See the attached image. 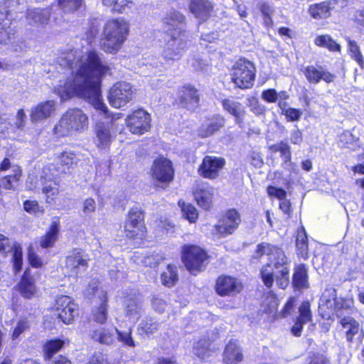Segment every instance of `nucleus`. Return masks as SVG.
I'll return each mask as SVG.
<instances>
[{
  "instance_id": "obj_1",
  "label": "nucleus",
  "mask_w": 364,
  "mask_h": 364,
  "mask_svg": "<svg viewBox=\"0 0 364 364\" xmlns=\"http://www.w3.org/2000/svg\"><path fill=\"white\" fill-rule=\"evenodd\" d=\"M107 75H111L110 67L103 63L97 50H89L72 77L64 82L65 92L89 101L95 109L109 117V110L101 93V82Z\"/></svg>"
},
{
  "instance_id": "obj_2",
  "label": "nucleus",
  "mask_w": 364,
  "mask_h": 364,
  "mask_svg": "<svg viewBox=\"0 0 364 364\" xmlns=\"http://www.w3.org/2000/svg\"><path fill=\"white\" fill-rule=\"evenodd\" d=\"M267 257L268 262L262 265L259 278L264 285L271 289L274 281L279 289H286L289 284V260L284 249L269 242H260L257 245L252 259L259 261Z\"/></svg>"
},
{
  "instance_id": "obj_3",
  "label": "nucleus",
  "mask_w": 364,
  "mask_h": 364,
  "mask_svg": "<svg viewBox=\"0 0 364 364\" xmlns=\"http://www.w3.org/2000/svg\"><path fill=\"white\" fill-rule=\"evenodd\" d=\"M129 33V24L122 17L108 19L100 38V48L106 53L115 54L123 46Z\"/></svg>"
},
{
  "instance_id": "obj_4",
  "label": "nucleus",
  "mask_w": 364,
  "mask_h": 364,
  "mask_svg": "<svg viewBox=\"0 0 364 364\" xmlns=\"http://www.w3.org/2000/svg\"><path fill=\"white\" fill-rule=\"evenodd\" d=\"M88 117L80 108L68 109L53 129L57 138L69 136L73 132H81L88 127Z\"/></svg>"
},
{
  "instance_id": "obj_5",
  "label": "nucleus",
  "mask_w": 364,
  "mask_h": 364,
  "mask_svg": "<svg viewBox=\"0 0 364 364\" xmlns=\"http://www.w3.org/2000/svg\"><path fill=\"white\" fill-rule=\"evenodd\" d=\"M125 239L142 244L147 240L148 229L145 223V212L139 206L131 207L126 215L123 225Z\"/></svg>"
},
{
  "instance_id": "obj_6",
  "label": "nucleus",
  "mask_w": 364,
  "mask_h": 364,
  "mask_svg": "<svg viewBox=\"0 0 364 364\" xmlns=\"http://www.w3.org/2000/svg\"><path fill=\"white\" fill-rule=\"evenodd\" d=\"M211 256L203 246L186 243L181 249V259L186 270L196 276L203 272L210 261Z\"/></svg>"
},
{
  "instance_id": "obj_7",
  "label": "nucleus",
  "mask_w": 364,
  "mask_h": 364,
  "mask_svg": "<svg viewBox=\"0 0 364 364\" xmlns=\"http://www.w3.org/2000/svg\"><path fill=\"white\" fill-rule=\"evenodd\" d=\"M150 176L155 187L166 189L175 178L172 161L162 155L157 156L152 162Z\"/></svg>"
},
{
  "instance_id": "obj_8",
  "label": "nucleus",
  "mask_w": 364,
  "mask_h": 364,
  "mask_svg": "<svg viewBox=\"0 0 364 364\" xmlns=\"http://www.w3.org/2000/svg\"><path fill=\"white\" fill-rule=\"evenodd\" d=\"M256 77V68L249 60L241 58L232 65L231 81L240 89L252 87Z\"/></svg>"
},
{
  "instance_id": "obj_9",
  "label": "nucleus",
  "mask_w": 364,
  "mask_h": 364,
  "mask_svg": "<svg viewBox=\"0 0 364 364\" xmlns=\"http://www.w3.org/2000/svg\"><path fill=\"white\" fill-rule=\"evenodd\" d=\"M242 217L239 210L230 208L222 213L213 226V235L218 238H225L232 235L240 227Z\"/></svg>"
},
{
  "instance_id": "obj_10",
  "label": "nucleus",
  "mask_w": 364,
  "mask_h": 364,
  "mask_svg": "<svg viewBox=\"0 0 364 364\" xmlns=\"http://www.w3.org/2000/svg\"><path fill=\"white\" fill-rule=\"evenodd\" d=\"M161 22L165 28V33L170 37L171 41L184 36L187 31L186 17L178 10L173 9L166 13L161 18Z\"/></svg>"
},
{
  "instance_id": "obj_11",
  "label": "nucleus",
  "mask_w": 364,
  "mask_h": 364,
  "mask_svg": "<svg viewBox=\"0 0 364 364\" xmlns=\"http://www.w3.org/2000/svg\"><path fill=\"white\" fill-rule=\"evenodd\" d=\"M135 95V90L130 83L117 81L109 88L107 100L112 107L120 108L132 101Z\"/></svg>"
},
{
  "instance_id": "obj_12",
  "label": "nucleus",
  "mask_w": 364,
  "mask_h": 364,
  "mask_svg": "<svg viewBox=\"0 0 364 364\" xmlns=\"http://www.w3.org/2000/svg\"><path fill=\"white\" fill-rule=\"evenodd\" d=\"M200 90L191 83H184L177 89L173 104L178 108L195 111L200 106Z\"/></svg>"
},
{
  "instance_id": "obj_13",
  "label": "nucleus",
  "mask_w": 364,
  "mask_h": 364,
  "mask_svg": "<svg viewBox=\"0 0 364 364\" xmlns=\"http://www.w3.org/2000/svg\"><path fill=\"white\" fill-rule=\"evenodd\" d=\"M151 122V114L142 108L132 111L125 118V125L128 130L132 134L139 136L150 130Z\"/></svg>"
},
{
  "instance_id": "obj_14",
  "label": "nucleus",
  "mask_w": 364,
  "mask_h": 364,
  "mask_svg": "<svg viewBox=\"0 0 364 364\" xmlns=\"http://www.w3.org/2000/svg\"><path fill=\"white\" fill-rule=\"evenodd\" d=\"M244 289L242 282L235 277L221 274L215 281L214 291L220 297H235Z\"/></svg>"
},
{
  "instance_id": "obj_15",
  "label": "nucleus",
  "mask_w": 364,
  "mask_h": 364,
  "mask_svg": "<svg viewBox=\"0 0 364 364\" xmlns=\"http://www.w3.org/2000/svg\"><path fill=\"white\" fill-rule=\"evenodd\" d=\"M53 309L57 318L65 325L73 323L75 318L78 316V305L68 296H58L55 301Z\"/></svg>"
},
{
  "instance_id": "obj_16",
  "label": "nucleus",
  "mask_w": 364,
  "mask_h": 364,
  "mask_svg": "<svg viewBox=\"0 0 364 364\" xmlns=\"http://www.w3.org/2000/svg\"><path fill=\"white\" fill-rule=\"evenodd\" d=\"M225 164V159L222 156L205 155L198 165L197 172L203 178L215 180L220 176Z\"/></svg>"
},
{
  "instance_id": "obj_17",
  "label": "nucleus",
  "mask_w": 364,
  "mask_h": 364,
  "mask_svg": "<svg viewBox=\"0 0 364 364\" xmlns=\"http://www.w3.org/2000/svg\"><path fill=\"white\" fill-rule=\"evenodd\" d=\"M90 261L88 255H84L82 249L73 247L65 257V269L77 277L87 271Z\"/></svg>"
},
{
  "instance_id": "obj_18",
  "label": "nucleus",
  "mask_w": 364,
  "mask_h": 364,
  "mask_svg": "<svg viewBox=\"0 0 364 364\" xmlns=\"http://www.w3.org/2000/svg\"><path fill=\"white\" fill-rule=\"evenodd\" d=\"M18 294L26 300H31L38 296V287L34 277L26 269L16 284Z\"/></svg>"
},
{
  "instance_id": "obj_19",
  "label": "nucleus",
  "mask_w": 364,
  "mask_h": 364,
  "mask_svg": "<svg viewBox=\"0 0 364 364\" xmlns=\"http://www.w3.org/2000/svg\"><path fill=\"white\" fill-rule=\"evenodd\" d=\"M338 4V0H323L311 4L308 7V14L313 19L326 20L333 16Z\"/></svg>"
},
{
  "instance_id": "obj_20",
  "label": "nucleus",
  "mask_w": 364,
  "mask_h": 364,
  "mask_svg": "<svg viewBox=\"0 0 364 364\" xmlns=\"http://www.w3.org/2000/svg\"><path fill=\"white\" fill-rule=\"evenodd\" d=\"M41 191L45 195L46 203L53 204L59 194L60 180L53 175H50L46 171V168L43 169L41 176Z\"/></svg>"
},
{
  "instance_id": "obj_21",
  "label": "nucleus",
  "mask_w": 364,
  "mask_h": 364,
  "mask_svg": "<svg viewBox=\"0 0 364 364\" xmlns=\"http://www.w3.org/2000/svg\"><path fill=\"white\" fill-rule=\"evenodd\" d=\"M188 8L198 22L203 23L212 16L214 5L210 0H189Z\"/></svg>"
},
{
  "instance_id": "obj_22",
  "label": "nucleus",
  "mask_w": 364,
  "mask_h": 364,
  "mask_svg": "<svg viewBox=\"0 0 364 364\" xmlns=\"http://www.w3.org/2000/svg\"><path fill=\"white\" fill-rule=\"evenodd\" d=\"M313 320L311 304L309 301H304L299 307V315L294 319V323L291 327V333L295 337H300L302 334L304 326Z\"/></svg>"
},
{
  "instance_id": "obj_23",
  "label": "nucleus",
  "mask_w": 364,
  "mask_h": 364,
  "mask_svg": "<svg viewBox=\"0 0 364 364\" xmlns=\"http://www.w3.org/2000/svg\"><path fill=\"white\" fill-rule=\"evenodd\" d=\"M225 123V118L220 114L206 117L205 122L197 130L198 137L203 139L213 136L224 127Z\"/></svg>"
},
{
  "instance_id": "obj_24",
  "label": "nucleus",
  "mask_w": 364,
  "mask_h": 364,
  "mask_svg": "<svg viewBox=\"0 0 364 364\" xmlns=\"http://www.w3.org/2000/svg\"><path fill=\"white\" fill-rule=\"evenodd\" d=\"M60 231V223L58 217L52 220L50 224L45 230V232L39 237L38 246L43 250H50L54 248L58 241Z\"/></svg>"
},
{
  "instance_id": "obj_25",
  "label": "nucleus",
  "mask_w": 364,
  "mask_h": 364,
  "mask_svg": "<svg viewBox=\"0 0 364 364\" xmlns=\"http://www.w3.org/2000/svg\"><path fill=\"white\" fill-rule=\"evenodd\" d=\"M55 109V102L53 100L40 102L31 109L30 120L36 124L46 119L51 116Z\"/></svg>"
},
{
  "instance_id": "obj_26",
  "label": "nucleus",
  "mask_w": 364,
  "mask_h": 364,
  "mask_svg": "<svg viewBox=\"0 0 364 364\" xmlns=\"http://www.w3.org/2000/svg\"><path fill=\"white\" fill-rule=\"evenodd\" d=\"M94 133L96 146L100 149H108L115 137L114 133L111 130V126L104 122L95 124Z\"/></svg>"
},
{
  "instance_id": "obj_27",
  "label": "nucleus",
  "mask_w": 364,
  "mask_h": 364,
  "mask_svg": "<svg viewBox=\"0 0 364 364\" xmlns=\"http://www.w3.org/2000/svg\"><path fill=\"white\" fill-rule=\"evenodd\" d=\"M197 204L204 210H210L213 204V188L203 183L196 184L192 191Z\"/></svg>"
},
{
  "instance_id": "obj_28",
  "label": "nucleus",
  "mask_w": 364,
  "mask_h": 364,
  "mask_svg": "<svg viewBox=\"0 0 364 364\" xmlns=\"http://www.w3.org/2000/svg\"><path fill=\"white\" fill-rule=\"evenodd\" d=\"M319 68L313 65H309L304 68L303 73L309 82L311 84H318L321 80H323L328 84L334 81L336 78L335 74L328 70H323L321 66Z\"/></svg>"
},
{
  "instance_id": "obj_29",
  "label": "nucleus",
  "mask_w": 364,
  "mask_h": 364,
  "mask_svg": "<svg viewBox=\"0 0 364 364\" xmlns=\"http://www.w3.org/2000/svg\"><path fill=\"white\" fill-rule=\"evenodd\" d=\"M89 319L97 325L102 326L107 323L108 320V298L106 292L102 295L100 305L91 310Z\"/></svg>"
},
{
  "instance_id": "obj_30",
  "label": "nucleus",
  "mask_w": 364,
  "mask_h": 364,
  "mask_svg": "<svg viewBox=\"0 0 364 364\" xmlns=\"http://www.w3.org/2000/svg\"><path fill=\"white\" fill-rule=\"evenodd\" d=\"M176 41H172V43H166V47L164 48L162 55L166 60H179L184 51L187 49V41L181 39L176 43Z\"/></svg>"
},
{
  "instance_id": "obj_31",
  "label": "nucleus",
  "mask_w": 364,
  "mask_h": 364,
  "mask_svg": "<svg viewBox=\"0 0 364 364\" xmlns=\"http://www.w3.org/2000/svg\"><path fill=\"white\" fill-rule=\"evenodd\" d=\"M223 109L235 117V122L239 125L242 124L246 111L242 103L224 98L221 100Z\"/></svg>"
},
{
  "instance_id": "obj_32",
  "label": "nucleus",
  "mask_w": 364,
  "mask_h": 364,
  "mask_svg": "<svg viewBox=\"0 0 364 364\" xmlns=\"http://www.w3.org/2000/svg\"><path fill=\"white\" fill-rule=\"evenodd\" d=\"M293 287L299 291L307 289L309 288L308 270L306 264L301 263L294 269L292 276Z\"/></svg>"
},
{
  "instance_id": "obj_33",
  "label": "nucleus",
  "mask_w": 364,
  "mask_h": 364,
  "mask_svg": "<svg viewBox=\"0 0 364 364\" xmlns=\"http://www.w3.org/2000/svg\"><path fill=\"white\" fill-rule=\"evenodd\" d=\"M339 323L343 328L346 329L345 335L349 343H353L355 337L362 331L360 323L353 317H343L340 320Z\"/></svg>"
},
{
  "instance_id": "obj_34",
  "label": "nucleus",
  "mask_w": 364,
  "mask_h": 364,
  "mask_svg": "<svg viewBox=\"0 0 364 364\" xmlns=\"http://www.w3.org/2000/svg\"><path fill=\"white\" fill-rule=\"evenodd\" d=\"M90 338L92 341L104 346L112 345L115 341L113 331L109 328L104 327L92 331Z\"/></svg>"
},
{
  "instance_id": "obj_35",
  "label": "nucleus",
  "mask_w": 364,
  "mask_h": 364,
  "mask_svg": "<svg viewBox=\"0 0 364 364\" xmlns=\"http://www.w3.org/2000/svg\"><path fill=\"white\" fill-rule=\"evenodd\" d=\"M65 345V341L59 338L47 340L42 346L43 358L49 360Z\"/></svg>"
},
{
  "instance_id": "obj_36",
  "label": "nucleus",
  "mask_w": 364,
  "mask_h": 364,
  "mask_svg": "<svg viewBox=\"0 0 364 364\" xmlns=\"http://www.w3.org/2000/svg\"><path fill=\"white\" fill-rule=\"evenodd\" d=\"M314 42L316 46L326 48L330 52H341V46L329 34L318 35Z\"/></svg>"
},
{
  "instance_id": "obj_37",
  "label": "nucleus",
  "mask_w": 364,
  "mask_h": 364,
  "mask_svg": "<svg viewBox=\"0 0 364 364\" xmlns=\"http://www.w3.org/2000/svg\"><path fill=\"white\" fill-rule=\"evenodd\" d=\"M296 247L297 255L301 258L307 259L309 257V240L304 228L297 230Z\"/></svg>"
},
{
  "instance_id": "obj_38",
  "label": "nucleus",
  "mask_w": 364,
  "mask_h": 364,
  "mask_svg": "<svg viewBox=\"0 0 364 364\" xmlns=\"http://www.w3.org/2000/svg\"><path fill=\"white\" fill-rule=\"evenodd\" d=\"M178 281L177 268L170 263L161 274V284L167 288L174 287Z\"/></svg>"
},
{
  "instance_id": "obj_39",
  "label": "nucleus",
  "mask_w": 364,
  "mask_h": 364,
  "mask_svg": "<svg viewBox=\"0 0 364 364\" xmlns=\"http://www.w3.org/2000/svg\"><path fill=\"white\" fill-rule=\"evenodd\" d=\"M261 306L265 314H274L276 313L278 309L279 300L274 291H269L263 295V300Z\"/></svg>"
},
{
  "instance_id": "obj_40",
  "label": "nucleus",
  "mask_w": 364,
  "mask_h": 364,
  "mask_svg": "<svg viewBox=\"0 0 364 364\" xmlns=\"http://www.w3.org/2000/svg\"><path fill=\"white\" fill-rule=\"evenodd\" d=\"M258 9L262 17V24L267 29L272 28L274 26L273 14L274 9L268 2L263 1L259 4Z\"/></svg>"
},
{
  "instance_id": "obj_41",
  "label": "nucleus",
  "mask_w": 364,
  "mask_h": 364,
  "mask_svg": "<svg viewBox=\"0 0 364 364\" xmlns=\"http://www.w3.org/2000/svg\"><path fill=\"white\" fill-rule=\"evenodd\" d=\"M21 176V168L19 166H16L13 169L11 174H8L2 177L1 184L3 188L6 190H15L18 185Z\"/></svg>"
},
{
  "instance_id": "obj_42",
  "label": "nucleus",
  "mask_w": 364,
  "mask_h": 364,
  "mask_svg": "<svg viewBox=\"0 0 364 364\" xmlns=\"http://www.w3.org/2000/svg\"><path fill=\"white\" fill-rule=\"evenodd\" d=\"M178 205L181 208L183 216L191 224L198 221L199 213L194 205L186 203L183 199L178 201Z\"/></svg>"
},
{
  "instance_id": "obj_43",
  "label": "nucleus",
  "mask_w": 364,
  "mask_h": 364,
  "mask_svg": "<svg viewBox=\"0 0 364 364\" xmlns=\"http://www.w3.org/2000/svg\"><path fill=\"white\" fill-rule=\"evenodd\" d=\"M159 326V323L155 318L145 317L139 323L138 331L141 335L150 336L157 332Z\"/></svg>"
},
{
  "instance_id": "obj_44",
  "label": "nucleus",
  "mask_w": 364,
  "mask_h": 364,
  "mask_svg": "<svg viewBox=\"0 0 364 364\" xmlns=\"http://www.w3.org/2000/svg\"><path fill=\"white\" fill-rule=\"evenodd\" d=\"M210 346L208 340H199L193 347L194 354L200 360H205L211 356L213 353Z\"/></svg>"
},
{
  "instance_id": "obj_45",
  "label": "nucleus",
  "mask_w": 364,
  "mask_h": 364,
  "mask_svg": "<svg viewBox=\"0 0 364 364\" xmlns=\"http://www.w3.org/2000/svg\"><path fill=\"white\" fill-rule=\"evenodd\" d=\"M58 6L65 12L74 13L80 9L85 10V0H58Z\"/></svg>"
},
{
  "instance_id": "obj_46",
  "label": "nucleus",
  "mask_w": 364,
  "mask_h": 364,
  "mask_svg": "<svg viewBox=\"0 0 364 364\" xmlns=\"http://www.w3.org/2000/svg\"><path fill=\"white\" fill-rule=\"evenodd\" d=\"M269 149L273 152H280V156L284 163L290 162L291 160V151L289 144L281 141L277 144H273L269 146Z\"/></svg>"
},
{
  "instance_id": "obj_47",
  "label": "nucleus",
  "mask_w": 364,
  "mask_h": 364,
  "mask_svg": "<svg viewBox=\"0 0 364 364\" xmlns=\"http://www.w3.org/2000/svg\"><path fill=\"white\" fill-rule=\"evenodd\" d=\"M348 50L350 57L355 60L360 68L364 70V57L360 51L358 43L350 38L348 39Z\"/></svg>"
},
{
  "instance_id": "obj_48",
  "label": "nucleus",
  "mask_w": 364,
  "mask_h": 364,
  "mask_svg": "<svg viewBox=\"0 0 364 364\" xmlns=\"http://www.w3.org/2000/svg\"><path fill=\"white\" fill-rule=\"evenodd\" d=\"M59 164L67 168H72L77 163L76 154L72 151H63L58 156Z\"/></svg>"
},
{
  "instance_id": "obj_49",
  "label": "nucleus",
  "mask_w": 364,
  "mask_h": 364,
  "mask_svg": "<svg viewBox=\"0 0 364 364\" xmlns=\"http://www.w3.org/2000/svg\"><path fill=\"white\" fill-rule=\"evenodd\" d=\"M12 252V257L11 262L13 265L14 272L17 274L21 272L22 269V264H23V255H22V249L19 245H14L11 250Z\"/></svg>"
},
{
  "instance_id": "obj_50",
  "label": "nucleus",
  "mask_w": 364,
  "mask_h": 364,
  "mask_svg": "<svg viewBox=\"0 0 364 364\" xmlns=\"http://www.w3.org/2000/svg\"><path fill=\"white\" fill-rule=\"evenodd\" d=\"M25 17L30 24L42 23L46 20L44 9L38 8L27 9Z\"/></svg>"
},
{
  "instance_id": "obj_51",
  "label": "nucleus",
  "mask_w": 364,
  "mask_h": 364,
  "mask_svg": "<svg viewBox=\"0 0 364 364\" xmlns=\"http://www.w3.org/2000/svg\"><path fill=\"white\" fill-rule=\"evenodd\" d=\"M318 313L324 320H333V306L330 299H326L318 306Z\"/></svg>"
},
{
  "instance_id": "obj_52",
  "label": "nucleus",
  "mask_w": 364,
  "mask_h": 364,
  "mask_svg": "<svg viewBox=\"0 0 364 364\" xmlns=\"http://www.w3.org/2000/svg\"><path fill=\"white\" fill-rule=\"evenodd\" d=\"M117 336V340L122 343L124 346L134 348L135 347V342L132 338V331L129 329L128 332L124 333L117 328L114 329Z\"/></svg>"
},
{
  "instance_id": "obj_53",
  "label": "nucleus",
  "mask_w": 364,
  "mask_h": 364,
  "mask_svg": "<svg viewBox=\"0 0 364 364\" xmlns=\"http://www.w3.org/2000/svg\"><path fill=\"white\" fill-rule=\"evenodd\" d=\"M239 350L237 342L235 340H230L226 345L224 350L223 360L226 364L228 361L235 358L236 351Z\"/></svg>"
},
{
  "instance_id": "obj_54",
  "label": "nucleus",
  "mask_w": 364,
  "mask_h": 364,
  "mask_svg": "<svg viewBox=\"0 0 364 364\" xmlns=\"http://www.w3.org/2000/svg\"><path fill=\"white\" fill-rule=\"evenodd\" d=\"M27 261L30 266L34 269H41L44 264L42 259L31 247H29L27 250Z\"/></svg>"
},
{
  "instance_id": "obj_55",
  "label": "nucleus",
  "mask_w": 364,
  "mask_h": 364,
  "mask_svg": "<svg viewBox=\"0 0 364 364\" xmlns=\"http://www.w3.org/2000/svg\"><path fill=\"white\" fill-rule=\"evenodd\" d=\"M23 210L30 214L43 213L44 209L36 200H25L23 202Z\"/></svg>"
},
{
  "instance_id": "obj_56",
  "label": "nucleus",
  "mask_w": 364,
  "mask_h": 364,
  "mask_svg": "<svg viewBox=\"0 0 364 364\" xmlns=\"http://www.w3.org/2000/svg\"><path fill=\"white\" fill-rule=\"evenodd\" d=\"M267 194L270 197H275L279 200H282L287 198V191L281 187H277L272 185H269L267 187Z\"/></svg>"
},
{
  "instance_id": "obj_57",
  "label": "nucleus",
  "mask_w": 364,
  "mask_h": 364,
  "mask_svg": "<svg viewBox=\"0 0 364 364\" xmlns=\"http://www.w3.org/2000/svg\"><path fill=\"white\" fill-rule=\"evenodd\" d=\"M283 115L285 116L287 121L295 122L300 119L302 115L301 109L295 107H288L287 109H283Z\"/></svg>"
},
{
  "instance_id": "obj_58",
  "label": "nucleus",
  "mask_w": 364,
  "mask_h": 364,
  "mask_svg": "<svg viewBox=\"0 0 364 364\" xmlns=\"http://www.w3.org/2000/svg\"><path fill=\"white\" fill-rule=\"evenodd\" d=\"M29 328L28 322L26 318L20 319L11 333V338L16 339L19 336L23 333L26 329Z\"/></svg>"
},
{
  "instance_id": "obj_59",
  "label": "nucleus",
  "mask_w": 364,
  "mask_h": 364,
  "mask_svg": "<svg viewBox=\"0 0 364 364\" xmlns=\"http://www.w3.org/2000/svg\"><path fill=\"white\" fill-rule=\"evenodd\" d=\"M99 32V25L91 22L89 23L88 28L85 31V40L87 43L90 44L95 40Z\"/></svg>"
},
{
  "instance_id": "obj_60",
  "label": "nucleus",
  "mask_w": 364,
  "mask_h": 364,
  "mask_svg": "<svg viewBox=\"0 0 364 364\" xmlns=\"http://www.w3.org/2000/svg\"><path fill=\"white\" fill-rule=\"evenodd\" d=\"M296 299L294 296H291L288 299L282 311L279 313L280 317L286 318L289 316L295 307Z\"/></svg>"
},
{
  "instance_id": "obj_61",
  "label": "nucleus",
  "mask_w": 364,
  "mask_h": 364,
  "mask_svg": "<svg viewBox=\"0 0 364 364\" xmlns=\"http://www.w3.org/2000/svg\"><path fill=\"white\" fill-rule=\"evenodd\" d=\"M11 245L7 236H4L0 233V255L4 258L7 257V255L11 252Z\"/></svg>"
},
{
  "instance_id": "obj_62",
  "label": "nucleus",
  "mask_w": 364,
  "mask_h": 364,
  "mask_svg": "<svg viewBox=\"0 0 364 364\" xmlns=\"http://www.w3.org/2000/svg\"><path fill=\"white\" fill-rule=\"evenodd\" d=\"M354 301L352 298H341L336 304L337 311H350L353 308Z\"/></svg>"
},
{
  "instance_id": "obj_63",
  "label": "nucleus",
  "mask_w": 364,
  "mask_h": 364,
  "mask_svg": "<svg viewBox=\"0 0 364 364\" xmlns=\"http://www.w3.org/2000/svg\"><path fill=\"white\" fill-rule=\"evenodd\" d=\"M279 94L274 88H268L262 91V97L268 103H274L278 100Z\"/></svg>"
},
{
  "instance_id": "obj_64",
  "label": "nucleus",
  "mask_w": 364,
  "mask_h": 364,
  "mask_svg": "<svg viewBox=\"0 0 364 364\" xmlns=\"http://www.w3.org/2000/svg\"><path fill=\"white\" fill-rule=\"evenodd\" d=\"M86 364H110L105 355L99 352L92 353Z\"/></svg>"
}]
</instances>
